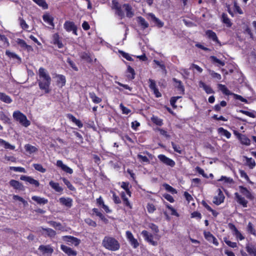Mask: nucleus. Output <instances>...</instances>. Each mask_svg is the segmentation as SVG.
I'll return each mask as SVG.
<instances>
[{"mask_svg":"<svg viewBox=\"0 0 256 256\" xmlns=\"http://www.w3.org/2000/svg\"><path fill=\"white\" fill-rule=\"evenodd\" d=\"M80 56L82 59L88 62H90L92 61V58L89 53L86 52H82L80 54Z\"/></svg>","mask_w":256,"mask_h":256,"instance_id":"28","label":"nucleus"},{"mask_svg":"<svg viewBox=\"0 0 256 256\" xmlns=\"http://www.w3.org/2000/svg\"><path fill=\"white\" fill-rule=\"evenodd\" d=\"M90 96L92 102L96 104H98L102 102V99L97 96L94 92H90Z\"/></svg>","mask_w":256,"mask_h":256,"instance_id":"35","label":"nucleus"},{"mask_svg":"<svg viewBox=\"0 0 256 256\" xmlns=\"http://www.w3.org/2000/svg\"><path fill=\"white\" fill-rule=\"evenodd\" d=\"M127 71L128 72L131 74V76L128 74V77L130 79H134V78L135 72L134 70L130 66L128 67Z\"/></svg>","mask_w":256,"mask_h":256,"instance_id":"46","label":"nucleus"},{"mask_svg":"<svg viewBox=\"0 0 256 256\" xmlns=\"http://www.w3.org/2000/svg\"><path fill=\"white\" fill-rule=\"evenodd\" d=\"M220 181L224 180L226 182L231 184L233 182V180L232 178H227L226 176H222L221 178L218 180Z\"/></svg>","mask_w":256,"mask_h":256,"instance_id":"60","label":"nucleus"},{"mask_svg":"<svg viewBox=\"0 0 256 256\" xmlns=\"http://www.w3.org/2000/svg\"><path fill=\"white\" fill-rule=\"evenodd\" d=\"M130 242L132 246H133L134 248H136L139 245V244L138 242V240L136 239H135L134 238L133 239L130 240Z\"/></svg>","mask_w":256,"mask_h":256,"instance_id":"64","label":"nucleus"},{"mask_svg":"<svg viewBox=\"0 0 256 256\" xmlns=\"http://www.w3.org/2000/svg\"><path fill=\"white\" fill-rule=\"evenodd\" d=\"M218 132L220 134H222L226 136L228 138L230 137V136H231L230 133L229 132H228V130H224L222 128H220L218 129Z\"/></svg>","mask_w":256,"mask_h":256,"instance_id":"40","label":"nucleus"},{"mask_svg":"<svg viewBox=\"0 0 256 256\" xmlns=\"http://www.w3.org/2000/svg\"><path fill=\"white\" fill-rule=\"evenodd\" d=\"M50 185L56 191L60 192L62 190V188L60 186L59 184L57 182H54L53 181L50 182Z\"/></svg>","mask_w":256,"mask_h":256,"instance_id":"33","label":"nucleus"},{"mask_svg":"<svg viewBox=\"0 0 256 256\" xmlns=\"http://www.w3.org/2000/svg\"><path fill=\"white\" fill-rule=\"evenodd\" d=\"M60 202L63 205L70 208L72 206V200L70 198H60Z\"/></svg>","mask_w":256,"mask_h":256,"instance_id":"19","label":"nucleus"},{"mask_svg":"<svg viewBox=\"0 0 256 256\" xmlns=\"http://www.w3.org/2000/svg\"><path fill=\"white\" fill-rule=\"evenodd\" d=\"M60 248L68 256H76L77 254V252L76 251L68 247L64 244H62L60 246Z\"/></svg>","mask_w":256,"mask_h":256,"instance_id":"7","label":"nucleus"},{"mask_svg":"<svg viewBox=\"0 0 256 256\" xmlns=\"http://www.w3.org/2000/svg\"><path fill=\"white\" fill-rule=\"evenodd\" d=\"M238 138L242 144H245L246 146H249L250 144V140L245 135L239 134Z\"/></svg>","mask_w":256,"mask_h":256,"instance_id":"22","label":"nucleus"},{"mask_svg":"<svg viewBox=\"0 0 256 256\" xmlns=\"http://www.w3.org/2000/svg\"><path fill=\"white\" fill-rule=\"evenodd\" d=\"M62 238L68 244H74L75 246H78L81 242L80 239L70 236H64Z\"/></svg>","mask_w":256,"mask_h":256,"instance_id":"4","label":"nucleus"},{"mask_svg":"<svg viewBox=\"0 0 256 256\" xmlns=\"http://www.w3.org/2000/svg\"><path fill=\"white\" fill-rule=\"evenodd\" d=\"M13 116L20 124L26 127L28 126L30 124V122L28 120L26 116L20 111L14 112L13 114Z\"/></svg>","mask_w":256,"mask_h":256,"instance_id":"3","label":"nucleus"},{"mask_svg":"<svg viewBox=\"0 0 256 256\" xmlns=\"http://www.w3.org/2000/svg\"><path fill=\"white\" fill-rule=\"evenodd\" d=\"M158 158L163 163L170 166H174L175 164V162H174V160L167 158L164 155L160 154L158 156Z\"/></svg>","mask_w":256,"mask_h":256,"instance_id":"6","label":"nucleus"},{"mask_svg":"<svg viewBox=\"0 0 256 256\" xmlns=\"http://www.w3.org/2000/svg\"><path fill=\"white\" fill-rule=\"evenodd\" d=\"M181 98L180 96H174L171 98L170 100V104L174 108H176V106L175 105V103L176 102V100Z\"/></svg>","mask_w":256,"mask_h":256,"instance_id":"52","label":"nucleus"},{"mask_svg":"<svg viewBox=\"0 0 256 256\" xmlns=\"http://www.w3.org/2000/svg\"><path fill=\"white\" fill-rule=\"evenodd\" d=\"M10 185L12 186L16 190H22V185L18 181L12 180L10 182Z\"/></svg>","mask_w":256,"mask_h":256,"instance_id":"23","label":"nucleus"},{"mask_svg":"<svg viewBox=\"0 0 256 256\" xmlns=\"http://www.w3.org/2000/svg\"><path fill=\"white\" fill-rule=\"evenodd\" d=\"M147 209L149 212H153L155 210L156 208L154 204H148L147 206Z\"/></svg>","mask_w":256,"mask_h":256,"instance_id":"62","label":"nucleus"},{"mask_svg":"<svg viewBox=\"0 0 256 256\" xmlns=\"http://www.w3.org/2000/svg\"><path fill=\"white\" fill-rule=\"evenodd\" d=\"M48 223L54 228H58L59 230L62 228V224L60 223H58L54 221H50Z\"/></svg>","mask_w":256,"mask_h":256,"instance_id":"50","label":"nucleus"},{"mask_svg":"<svg viewBox=\"0 0 256 256\" xmlns=\"http://www.w3.org/2000/svg\"><path fill=\"white\" fill-rule=\"evenodd\" d=\"M152 121L156 124L161 126L162 124V120L157 117H153L152 118Z\"/></svg>","mask_w":256,"mask_h":256,"instance_id":"57","label":"nucleus"},{"mask_svg":"<svg viewBox=\"0 0 256 256\" xmlns=\"http://www.w3.org/2000/svg\"><path fill=\"white\" fill-rule=\"evenodd\" d=\"M199 86L200 88H202L207 94H212V93H214V91L212 89V88L210 86H207L206 84L202 81H200V82H199Z\"/></svg>","mask_w":256,"mask_h":256,"instance_id":"24","label":"nucleus"},{"mask_svg":"<svg viewBox=\"0 0 256 256\" xmlns=\"http://www.w3.org/2000/svg\"><path fill=\"white\" fill-rule=\"evenodd\" d=\"M56 166L60 168L64 171L67 173L72 174L73 172L72 170L69 168L68 166H67L64 164L62 163V162L60 160H58L56 162Z\"/></svg>","mask_w":256,"mask_h":256,"instance_id":"11","label":"nucleus"},{"mask_svg":"<svg viewBox=\"0 0 256 256\" xmlns=\"http://www.w3.org/2000/svg\"><path fill=\"white\" fill-rule=\"evenodd\" d=\"M42 18L45 22H46L48 24L52 26V27L54 26V24L53 23L54 18L50 14H45L43 15Z\"/></svg>","mask_w":256,"mask_h":256,"instance_id":"26","label":"nucleus"},{"mask_svg":"<svg viewBox=\"0 0 256 256\" xmlns=\"http://www.w3.org/2000/svg\"><path fill=\"white\" fill-rule=\"evenodd\" d=\"M28 182L30 184L34 185L36 187L40 185V183L38 180H34L33 178L30 176L28 180Z\"/></svg>","mask_w":256,"mask_h":256,"instance_id":"54","label":"nucleus"},{"mask_svg":"<svg viewBox=\"0 0 256 256\" xmlns=\"http://www.w3.org/2000/svg\"><path fill=\"white\" fill-rule=\"evenodd\" d=\"M42 230H44L46 232V234L48 235V236L50 237H54L56 234V232L51 228H42Z\"/></svg>","mask_w":256,"mask_h":256,"instance_id":"37","label":"nucleus"},{"mask_svg":"<svg viewBox=\"0 0 256 256\" xmlns=\"http://www.w3.org/2000/svg\"><path fill=\"white\" fill-rule=\"evenodd\" d=\"M248 231L250 232L252 234H256V232L254 229L253 228L252 224L251 222H248Z\"/></svg>","mask_w":256,"mask_h":256,"instance_id":"55","label":"nucleus"},{"mask_svg":"<svg viewBox=\"0 0 256 256\" xmlns=\"http://www.w3.org/2000/svg\"><path fill=\"white\" fill-rule=\"evenodd\" d=\"M218 196H215L214 198V202L218 205L220 204L222 202L224 201V197L222 193V192L220 190L218 189Z\"/></svg>","mask_w":256,"mask_h":256,"instance_id":"18","label":"nucleus"},{"mask_svg":"<svg viewBox=\"0 0 256 256\" xmlns=\"http://www.w3.org/2000/svg\"><path fill=\"white\" fill-rule=\"evenodd\" d=\"M206 34L210 38L212 39V40L218 42V38L214 32L211 30H208L206 32Z\"/></svg>","mask_w":256,"mask_h":256,"instance_id":"30","label":"nucleus"},{"mask_svg":"<svg viewBox=\"0 0 256 256\" xmlns=\"http://www.w3.org/2000/svg\"><path fill=\"white\" fill-rule=\"evenodd\" d=\"M205 238L209 242H212L216 246H218V242L215 237L209 232H204Z\"/></svg>","mask_w":256,"mask_h":256,"instance_id":"10","label":"nucleus"},{"mask_svg":"<svg viewBox=\"0 0 256 256\" xmlns=\"http://www.w3.org/2000/svg\"><path fill=\"white\" fill-rule=\"evenodd\" d=\"M16 42L21 48L26 50L28 52H32L33 50L32 48L30 46L28 45L24 40L18 38Z\"/></svg>","mask_w":256,"mask_h":256,"instance_id":"12","label":"nucleus"},{"mask_svg":"<svg viewBox=\"0 0 256 256\" xmlns=\"http://www.w3.org/2000/svg\"><path fill=\"white\" fill-rule=\"evenodd\" d=\"M6 54L10 58L20 60V58L18 56H17L16 54L14 52H10L9 50H6Z\"/></svg>","mask_w":256,"mask_h":256,"instance_id":"51","label":"nucleus"},{"mask_svg":"<svg viewBox=\"0 0 256 256\" xmlns=\"http://www.w3.org/2000/svg\"><path fill=\"white\" fill-rule=\"evenodd\" d=\"M10 169L11 170H14L15 172H26L25 169L22 167L12 166V167H10Z\"/></svg>","mask_w":256,"mask_h":256,"instance_id":"56","label":"nucleus"},{"mask_svg":"<svg viewBox=\"0 0 256 256\" xmlns=\"http://www.w3.org/2000/svg\"><path fill=\"white\" fill-rule=\"evenodd\" d=\"M234 234L237 238H238L240 240L244 239V237L238 230L234 232Z\"/></svg>","mask_w":256,"mask_h":256,"instance_id":"63","label":"nucleus"},{"mask_svg":"<svg viewBox=\"0 0 256 256\" xmlns=\"http://www.w3.org/2000/svg\"><path fill=\"white\" fill-rule=\"evenodd\" d=\"M224 242H226V244L227 245H228L229 246L232 248H236L237 246L236 242H231L229 240H228L226 239L224 240Z\"/></svg>","mask_w":256,"mask_h":256,"instance_id":"58","label":"nucleus"},{"mask_svg":"<svg viewBox=\"0 0 256 256\" xmlns=\"http://www.w3.org/2000/svg\"><path fill=\"white\" fill-rule=\"evenodd\" d=\"M95 213L96 216H98L102 220L106 222L108 220L104 217V216L100 212L97 208H94L92 210Z\"/></svg>","mask_w":256,"mask_h":256,"instance_id":"39","label":"nucleus"},{"mask_svg":"<svg viewBox=\"0 0 256 256\" xmlns=\"http://www.w3.org/2000/svg\"><path fill=\"white\" fill-rule=\"evenodd\" d=\"M172 148H174V150L175 152H178V154H181L182 153V150L180 148V147L176 144L174 142H172Z\"/></svg>","mask_w":256,"mask_h":256,"instance_id":"61","label":"nucleus"},{"mask_svg":"<svg viewBox=\"0 0 256 256\" xmlns=\"http://www.w3.org/2000/svg\"><path fill=\"white\" fill-rule=\"evenodd\" d=\"M148 16L150 18L151 20L154 22L160 28L163 26V23L159 19L156 18L154 14L150 13L148 14Z\"/></svg>","mask_w":256,"mask_h":256,"instance_id":"31","label":"nucleus"},{"mask_svg":"<svg viewBox=\"0 0 256 256\" xmlns=\"http://www.w3.org/2000/svg\"><path fill=\"white\" fill-rule=\"evenodd\" d=\"M32 198L33 200L36 202L38 204H47L48 202V200L45 199L44 198H42L38 196H32Z\"/></svg>","mask_w":256,"mask_h":256,"instance_id":"25","label":"nucleus"},{"mask_svg":"<svg viewBox=\"0 0 256 256\" xmlns=\"http://www.w3.org/2000/svg\"><path fill=\"white\" fill-rule=\"evenodd\" d=\"M86 222L90 226L96 227V222L90 218H86L85 220Z\"/></svg>","mask_w":256,"mask_h":256,"instance_id":"59","label":"nucleus"},{"mask_svg":"<svg viewBox=\"0 0 256 256\" xmlns=\"http://www.w3.org/2000/svg\"><path fill=\"white\" fill-rule=\"evenodd\" d=\"M112 8L116 10V13L120 16H123L124 14L122 10V8L120 4L116 0H112Z\"/></svg>","mask_w":256,"mask_h":256,"instance_id":"5","label":"nucleus"},{"mask_svg":"<svg viewBox=\"0 0 256 256\" xmlns=\"http://www.w3.org/2000/svg\"><path fill=\"white\" fill-rule=\"evenodd\" d=\"M148 82L150 83V88L154 91L156 96L158 98L160 97L161 96V94L156 87V82L152 79H149Z\"/></svg>","mask_w":256,"mask_h":256,"instance_id":"9","label":"nucleus"},{"mask_svg":"<svg viewBox=\"0 0 256 256\" xmlns=\"http://www.w3.org/2000/svg\"><path fill=\"white\" fill-rule=\"evenodd\" d=\"M76 26L72 22L66 21L64 24V28L68 32L72 31Z\"/></svg>","mask_w":256,"mask_h":256,"instance_id":"27","label":"nucleus"},{"mask_svg":"<svg viewBox=\"0 0 256 256\" xmlns=\"http://www.w3.org/2000/svg\"><path fill=\"white\" fill-rule=\"evenodd\" d=\"M208 73L214 78H217L218 80L221 79V76L213 70H208Z\"/></svg>","mask_w":256,"mask_h":256,"instance_id":"49","label":"nucleus"},{"mask_svg":"<svg viewBox=\"0 0 256 256\" xmlns=\"http://www.w3.org/2000/svg\"><path fill=\"white\" fill-rule=\"evenodd\" d=\"M33 166L36 170L41 172H44L46 171V170L40 164H34Z\"/></svg>","mask_w":256,"mask_h":256,"instance_id":"47","label":"nucleus"},{"mask_svg":"<svg viewBox=\"0 0 256 256\" xmlns=\"http://www.w3.org/2000/svg\"><path fill=\"white\" fill-rule=\"evenodd\" d=\"M122 7L126 12V16L127 17L130 18L134 16V12L132 10V8L128 4H124Z\"/></svg>","mask_w":256,"mask_h":256,"instance_id":"15","label":"nucleus"},{"mask_svg":"<svg viewBox=\"0 0 256 256\" xmlns=\"http://www.w3.org/2000/svg\"><path fill=\"white\" fill-rule=\"evenodd\" d=\"M26 150L29 154L34 153L38 150V149L35 146H32L30 144H27L24 146Z\"/></svg>","mask_w":256,"mask_h":256,"instance_id":"32","label":"nucleus"},{"mask_svg":"<svg viewBox=\"0 0 256 256\" xmlns=\"http://www.w3.org/2000/svg\"><path fill=\"white\" fill-rule=\"evenodd\" d=\"M164 187L165 188L166 190H168L169 192H170L172 194H176L177 191L176 189L173 188L172 186H170V185L168 184H164Z\"/></svg>","mask_w":256,"mask_h":256,"instance_id":"48","label":"nucleus"},{"mask_svg":"<svg viewBox=\"0 0 256 256\" xmlns=\"http://www.w3.org/2000/svg\"><path fill=\"white\" fill-rule=\"evenodd\" d=\"M210 58L215 63H218L220 64L222 66H224L225 64V63L224 62H222L219 59H218L216 56H211L210 57Z\"/></svg>","mask_w":256,"mask_h":256,"instance_id":"45","label":"nucleus"},{"mask_svg":"<svg viewBox=\"0 0 256 256\" xmlns=\"http://www.w3.org/2000/svg\"><path fill=\"white\" fill-rule=\"evenodd\" d=\"M239 189L240 192L244 195L247 198L250 199H252V198L251 193L246 189V188H244L242 186H239Z\"/></svg>","mask_w":256,"mask_h":256,"instance_id":"21","label":"nucleus"},{"mask_svg":"<svg viewBox=\"0 0 256 256\" xmlns=\"http://www.w3.org/2000/svg\"><path fill=\"white\" fill-rule=\"evenodd\" d=\"M20 24L21 28L24 30H26L28 28V26L26 24L25 20L22 18H18Z\"/></svg>","mask_w":256,"mask_h":256,"instance_id":"43","label":"nucleus"},{"mask_svg":"<svg viewBox=\"0 0 256 256\" xmlns=\"http://www.w3.org/2000/svg\"><path fill=\"white\" fill-rule=\"evenodd\" d=\"M39 6H42L44 9H46L48 8V4L44 0H32Z\"/></svg>","mask_w":256,"mask_h":256,"instance_id":"38","label":"nucleus"},{"mask_svg":"<svg viewBox=\"0 0 256 256\" xmlns=\"http://www.w3.org/2000/svg\"><path fill=\"white\" fill-rule=\"evenodd\" d=\"M246 160L247 164L249 166L250 168H253L255 166V162L252 158H248L246 156H244Z\"/></svg>","mask_w":256,"mask_h":256,"instance_id":"44","label":"nucleus"},{"mask_svg":"<svg viewBox=\"0 0 256 256\" xmlns=\"http://www.w3.org/2000/svg\"><path fill=\"white\" fill-rule=\"evenodd\" d=\"M234 194L237 200V202L244 207H246L248 202L244 199V198L239 195L238 192L235 193Z\"/></svg>","mask_w":256,"mask_h":256,"instance_id":"20","label":"nucleus"},{"mask_svg":"<svg viewBox=\"0 0 256 256\" xmlns=\"http://www.w3.org/2000/svg\"><path fill=\"white\" fill-rule=\"evenodd\" d=\"M0 144L4 145V147L6 148H8L10 150H14V146L11 145L8 142H6L5 140L0 138Z\"/></svg>","mask_w":256,"mask_h":256,"instance_id":"41","label":"nucleus"},{"mask_svg":"<svg viewBox=\"0 0 256 256\" xmlns=\"http://www.w3.org/2000/svg\"><path fill=\"white\" fill-rule=\"evenodd\" d=\"M38 75L42 80L38 81V86L40 90H44L45 92L49 93V89L51 82V78L46 70L43 68H40L38 70Z\"/></svg>","mask_w":256,"mask_h":256,"instance_id":"1","label":"nucleus"},{"mask_svg":"<svg viewBox=\"0 0 256 256\" xmlns=\"http://www.w3.org/2000/svg\"><path fill=\"white\" fill-rule=\"evenodd\" d=\"M138 22L144 28H147L148 26V24L142 16L138 18Z\"/></svg>","mask_w":256,"mask_h":256,"instance_id":"34","label":"nucleus"},{"mask_svg":"<svg viewBox=\"0 0 256 256\" xmlns=\"http://www.w3.org/2000/svg\"><path fill=\"white\" fill-rule=\"evenodd\" d=\"M56 77L58 78L56 81L58 85L60 88L64 86L66 82L64 76L61 74H56Z\"/></svg>","mask_w":256,"mask_h":256,"instance_id":"17","label":"nucleus"},{"mask_svg":"<svg viewBox=\"0 0 256 256\" xmlns=\"http://www.w3.org/2000/svg\"><path fill=\"white\" fill-rule=\"evenodd\" d=\"M0 100L4 102L10 104L12 100L10 98L3 92H0Z\"/></svg>","mask_w":256,"mask_h":256,"instance_id":"29","label":"nucleus"},{"mask_svg":"<svg viewBox=\"0 0 256 256\" xmlns=\"http://www.w3.org/2000/svg\"><path fill=\"white\" fill-rule=\"evenodd\" d=\"M38 250L44 254H51L54 252L53 248L50 246H40Z\"/></svg>","mask_w":256,"mask_h":256,"instance_id":"13","label":"nucleus"},{"mask_svg":"<svg viewBox=\"0 0 256 256\" xmlns=\"http://www.w3.org/2000/svg\"><path fill=\"white\" fill-rule=\"evenodd\" d=\"M172 80L176 83L175 86L177 88L178 90L180 91V93L182 94H184V88L182 82L180 80H178L176 78H173Z\"/></svg>","mask_w":256,"mask_h":256,"instance_id":"16","label":"nucleus"},{"mask_svg":"<svg viewBox=\"0 0 256 256\" xmlns=\"http://www.w3.org/2000/svg\"><path fill=\"white\" fill-rule=\"evenodd\" d=\"M62 181L64 183V184L66 185V186H68V188L70 190H74V187L72 186V184H70V181H68V180H66V178H62Z\"/></svg>","mask_w":256,"mask_h":256,"instance_id":"53","label":"nucleus"},{"mask_svg":"<svg viewBox=\"0 0 256 256\" xmlns=\"http://www.w3.org/2000/svg\"><path fill=\"white\" fill-rule=\"evenodd\" d=\"M218 88L222 92L228 96L232 94L230 92V90L227 88L224 85L218 84Z\"/></svg>","mask_w":256,"mask_h":256,"instance_id":"36","label":"nucleus"},{"mask_svg":"<svg viewBox=\"0 0 256 256\" xmlns=\"http://www.w3.org/2000/svg\"><path fill=\"white\" fill-rule=\"evenodd\" d=\"M246 249L250 256H256V248L254 245L248 244L246 246Z\"/></svg>","mask_w":256,"mask_h":256,"instance_id":"14","label":"nucleus"},{"mask_svg":"<svg viewBox=\"0 0 256 256\" xmlns=\"http://www.w3.org/2000/svg\"><path fill=\"white\" fill-rule=\"evenodd\" d=\"M142 234L144 238L153 246H156L157 242L153 240V236L152 234H149L146 230H143Z\"/></svg>","mask_w":256,"mask_h":256,"instance_id":"8","label":"nucleus"},{"mask_svg":"<svg viewBox=\"0 0 256 256\" xmlns=\"http://www.w3.org/2000/svg\"><path fill=\"white\" fill-rule=\"evenodd\" d=\"M222 20L224 23L226 24L228 26L230 27L232 24L230 23V19L228 18L227 15L225 14H222Z\"/></svg>","mask_w":256,"mask_h":256,"instance_id":"42","label":"nucleus"},{"mask_svg":"<svg viewBox=\"0 0 256 256\" xmlns=\"http://www.w3.org/2000/svg\"><path fill=\"white\" fill-rule=\"evenodd\" d=\"M102 245L106 249L116 251L120 248V246L118 242L114 238L106 236H105L102 241Z\"/></svg>","mask_w":256,"mask_h":256,"instance_id":"2","label":"nucleus"}]
</instances>
